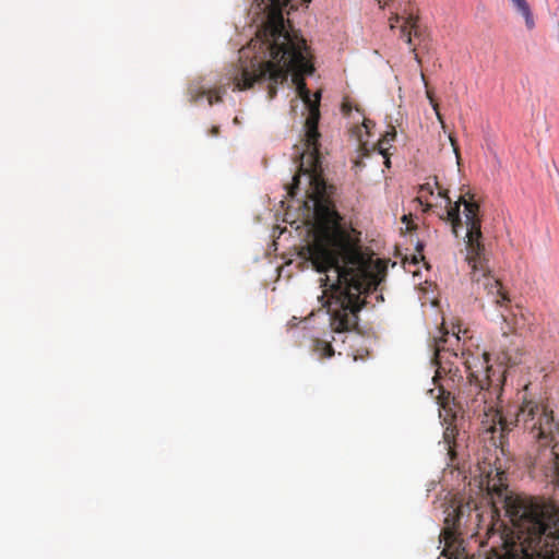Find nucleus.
Returning a JSON list of instances; mask_svg holds the SVG:
<instances>
[{
	"mask_svg": "<svg viewBox=\"0 0 559 559\" xmlns=\"http://www.w3.org/2000/svg\"><path fill=\"white\" fill-rule=\"evenodd\" d=\"M439 333L440 336L433 338L437 370L432 378L438 386L428 391L431 397L444 411L451 412L454 419L477 420L484 432L491 433L492 440L499 433L501 444L504 435L522 424L537 443L534 468L547 479L559 483V425L554 421L552 411L532 400L507 412L499 409L492 400L489 401L493 380L488 354L462 350L459 355L460 330L450 335L442 326Z\"/></svg>",
	"mask_w": 559,
	"mask_h": 559,
	"instance_id": "nucleus-1",
	"label": "nucleus"
},
{
	"mask_svg": "<svg viewBox=\"0 0 559 559\" xmlns=\"http://www.w3.org/2000/svg\"><path fill=\"white\" fill-rule=\"evenodd\" d=\"M295 0H254V5L265 14V21L257 32L248 48L239 50V60L233 64L225 74V83L213 90L190 88L192 102L204 96L209 105L219 103L226 87L233 85L234 91H246L254 83L267 82V95L273 99L277 94V85L292 81L297 93L308 107V117L305 121L302 140H320L318 126L320 120V93L312 100L304 76L314 71L311 55L306 40L296 31L288 29L284 19V11L297 9ZM305 3L311 0H301Z\"/></svg>",
	"mask_w": 559,
	"mask_h": 559,
	"instance_id": "nucleus-2",
	"label": "nucleus"
},
{
	"mask_svg": "<svg viewBox=\"0 0 559 559\" xmlns=\"http://www.w3.org/2000/svg\"><path fill=\"white\" fill-rule=\"evenodd\" d=\"M435 185L438 188L440 197L447 200L445 213L440 215V218L447 219L452 225V233L455 237H460L459 229L462 228L463 223L460 216V206L464 205L465 216V242L467 249L466 261L472 267L471 280L477 289L483 288L488 295L492 297V301L503 310L500 313L502 321L507 324L508 329L502 331L503 335H508L513 331L516 321L515 318L511 317V308L509 307L510 298L508 293L503 289L501 282L496 278L489 267L488 260L485 253V247L483 245L481 237V219L479 217V205L473 199L465 200L464 197H460L459 201L452 205L451 199L448 197V190H443L437 179Z\"/></svg>",
	"mask_w": 559,
	"mask_h": 559,
	"instance_id": "nucleus-3",
	"label": "nucleus"
},
{
	"mask_svg": "<svg viewBox=\"0 0 559 559\" xmlns=\"http://www.w3.org/2000/svg\"><path fill=\"white\" fill-rule=\"evenodd\" d=\"M456 436L457 429L456 426L449 425L443 432V448L447 451V455L449 459L448 465L455 467L457 463L456 456Z\"/></svg>",
	"mask_w": 559,
	"mask_h": 559,
	"instance_id": "nucleus-4",
	"label": "nucleus"
},
{
	"mask_svg": "<svg viewBox=\"0 0 559 559\" xmlns=\"http://www.w3.org/2000/svg\"><path fill=\"white\" fill-rule=\"evenodd\" d=\"M518 12L522 14V16L525 20V25L528 29H533L535 27V21L532 13V10L530 8V4L526 0H510Z\"/></svg>",
	"mask_w": 559,
	"mask_h": 559,
	"instance_id": "nucleus-5",
	"label": "nucleus"
},
{
	"mask_svg": "<svg viewBox=\"0 0 559 559\" xmlns=\"http://www.w3.org/2000/svg\"><path fill=\"white\" fill-rule=\"evenodd\" d=\"M312 352L317 354L319 358H330L334 355V348L331 343L321 338L312 340Z\"/></svg>",
	"mask_w": 559,
	"mask_h": 559,
	"instance_id": "nucleus-6",
	"label": "nucleus"
},
{
	"mask_svg": "<svg viewBox=\"0 0 559 559\" xmlns=\"http://www.w3.org/2000/svg\"><path fill=\"white\" fill-rule=\"evenodd\" d=\"M400 37L405 40V43L411 46V51L414 53L415 60L420 63V59L418 53L416 52V48L413 46V29L407 23V17L404 20V24L400 27Z\"/></svg>",
	"mask_w": 559,
	"mask_h": 559,
	"instance_id": "nucleus-7",
	"label": "nucleus"
},
{
	"mask_svg": "<svg viewBox=\"0 0 559 559\" xmlns=\"http://www.w3.org/2000/svg\"><path fill=\"white\" fill-rule=\"evenodd\" d=\"M407 23L413 29V36L419 40H423L425 37V29L419 25V17L411 13L407 16Z\"/></svg>",
	"mask_w": 559,
	"mask_h": 559,
	"instance_id": "nucleus-8",
	"label": "nucleus"
},
{
	"mask_svg": "<svg viewBox=\"0 0 559 559\" xmlns=\"http://www.w3.org/2000/svg\"><path fill=\"white\" fill-rule=\"evenodd\" d=\"M391 143H388V138H381L377 143V151L380 155L385 156Z\"/></svg>",
	"mask_w": 559,
	"mask_h": 559,
	"instance_id": "nucleus-9",
	"label": "nucleus"
},
{
	"mask_svg": "<svg viewBox=\"0 0 559 559\" xmlns=\"http://www.w3.org/2000/svg\"><path fill=\"white\" fill-rule=\"evenodd\" d=\"M449 140H450L451 146L453 147V152L456 157V163H457V165H460L461 164V154H460V147L457 144V140L453 134L449 135Z\"/></svg>",
	"mask_w": 559,
	"mask_h": 559,
	"instance_id": "nucleus-10",
	"label": "nucleus"
},
{
	"mask_svg": "<svg viewBox=\"0 0 559 559\" xmlns=\"http://www.w3.org/2000/svg\"><path fill=\"white\" fill-rule=\"evenodd\" d=\"M419 193H420V195L418 197V200H419L420 204H424L423 198L426 194H430V195L433 194L432 186L429 182L420 186Z\"/></svg>",
	"mask_w": 559,
	"mask_h": 559,
	"instance_id": "nucleus-11",
	"label": "nucleus"
},
{
	"mask_svg": "<svg viewBox=\"0 0 559 559\" xmlns=\"http://www.w3.org/2000/svg\"><path fill=\"white\" fill-rule=\"evenodd\" d=\"M426 95H427V98L429 99L430 105L432 106L433 110H437V107L439 106V104L436 102V99L433 97V93L430 90H427Z\"/></svg>",
	"mask_w": 559,
	"mask_h": 559,
	"instance_id": "nucleus-12",
	"label": "nucleus"
},
{
	"mask_svg": "<svg viewBox=\"0 0 559 559\" xmlns=\"http://www.w3.org/2000/svg\"><path fill=\"white\" fill-rule=\"evenodd\" d=\"M396 136V131L394 130V128H392L390 131H386L382 138H388V143H391L392 141H394Z\"/></svg>",
	"mask_w": 559,
	"mask_h": 559,
	"instance_id": "nucleus-13",
	"label": "nucleus"
},
{
	"mask_svg": "<svg viewBox=\"0 0 559 559\" xmlns=\"http://www.w3.org/2000/svg\"><path fill=\"white\" fill-rule=\"evenodd\" d=\"M352 109H353V107H352V104H350V103H348V102H344V103L342 104V112H343L344 115H349V114H350V111H352Z\"/></svg>",
	"mask_w": 559,
	"mask_h": 559,
	"instance_id": "nucleus-14",
	"label": "nucleus"
},
{
	"mask_svg": "<svg viewBox=\"0 0 559 559\" xmlns=\"http://www.w3.org/2000/svg\"><path fill=\"white\" fill-rule=\"evenodd\" d=\"M435 112H436V116H437L438 121H439V122H440V124H441V128H442L443 130H445L447 126H445V122H444V120H443L442 115H441V114H440V111H439V106L437 107V110H435Z\"/></svg>",
	"mask_w": 559,
	"mask_h": 559,
	"instance_id": "nucleus-15",
	"label": "nucleus"
},
{
	"mask_svg": "<svg viewBox=\"0 0 559 559\" xmlns=\"http://www.w3.org/2000/svg\"><path fill=\"white\" fill-rule=\"evenodd\" d=\"M373 126L374 123L371 120L364 118L362 128L366 130V132H369V129Z\"/></svg>",
	"mask_w": 559,
	"mask_h": 559,
	"instance_id": "nucleus-16",
	"label": "nucleus"
},
{
	"mask_svg": "<svg viewBox=\"0 0 559 559\" xmlns=\"http://www.w3.org/2000/svg\"><path fill=\"white\" fill-rule=\"evenodd\" d=\"M401 20V16L399 14H394L391 19H390V26L391 28H394L395 27V24L399 23Z\"/></svg>",
	"mask_w": 559,
	"mask_h": 559,
	"instance_id": "nucleus-17",
	"label": "nucleus"
},
{
	"mask_svg": "<svg viewBox=\"0 0 559 559\" xmlns=\"http://www.w3.org/2000/svg\"><path fill=\"white\" fill-rule=\"evenodd\" d=\"M423 249H424V245H423L421 242H418V243H417V246H416V250H417V252H418V253H419V255H420V260H423V259H424V255L421 254Z\"/></svg>",
	"mask_w": 559,
	"mask_h": 559,
	"instance_id": "nucleus-18",
	"label": "nucleus"
},
{
	"mask_svg": "<svg viewBox=\"0 0 559 559\" xmlns=\"http://www.w3.org/2000/svg\"><path fill=\"white\" fill-rule=\"evenodd\" d=\"M383 157H384V165H385V167L390 168L391 160H390L389 154H385V156H383Z\"/></svg>",
	"mask_w": 559,
	"mask_h": 559,
	"instance_id": "nucleus-19",
	"label": "nucleus"
},
{
	"mask_svg": "<svg viewBox=\"0 0 559 559\" xmlns=\"http://www.w3.org/2000/svg\"><path fill=\"white\" fill-rule=\"evenodd\" d=\"M219 132V128L218 127H212L211 129V135L213 136H216Z\"/></svg>",
	"mask_w": 559,
	"mask_h": 559,
	"instance_id": "nucleus-20",
	"label": "nucleus"
},
{
	"mask_svg": "<svg viewBox=\"0 0 559 559\" xmlns=\"http://www.w3.org/2000/svg\"><path fill=\"white\" fill-rule=\"evenodd\" d=\"M378 3L380 4L381 8H383L385 4H388V1H385L383 4H382V0H377Z\"/></svg>",
	"mask_w": 559,
	"mask_h": 559,
	"instance_id": "nucleus-21",
	"label": "nucleus"
},
{
	"mask_svg": "<svg viewBox=\"0 0 559 559\" xmlns=\"http://www.w3.org/2000/svg\"><path fill=\"white\" fill-rule=\"evenodd\" d=\"M413 262H414V263H418V258H417V255H414V257H413Z\"/></svg>",
	"mask_w": 559,
	"mask_h": 559,
	"instance_id": "nucleus-22",
	"label": "nucleus"
},
{
	"mask_svg": "<svg viewBox=\"0 0 559 559\" xmlns=\"http://www.w3.org/2000/svg\"><path fill=\"white\" fill-rule=\"evenodd\" d=\"M431 207V205L429 203H426V209L424 211H427Z\"/></svg>",
	"mask_w": 559,
	"mask_h": 559,
	"instance_id": "nucleus-23",
	"label": "nucleus"
}]
</instances>
